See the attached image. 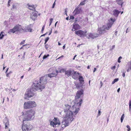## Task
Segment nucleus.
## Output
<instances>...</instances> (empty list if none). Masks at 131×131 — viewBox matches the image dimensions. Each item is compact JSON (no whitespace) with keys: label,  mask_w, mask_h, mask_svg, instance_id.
Segmentation results:
<instances>
[{"label":"nucleus","mask_w":131,"mask_h":131,"mask_svg":"<svg viewBox=\"0 0 131 131\" xmlns=\"http://www.w3.org/2000/svg\"><path fill=\"white\" fill-rule=\"evenodd\" d=\"M58 72L57 70H56V73H51L46 75L40 78L39 80H35L33 82L34 86H35L37 89L39 90V92L42 91L45 87V85L47 84V80L48 77L51 78L56 76Z\"/></svg>","instance_id":"obj_1"},{"label":"nucleus","mask_w":131,"mask_h":131,"mask_svg":"<svg viewBox=\"0 0 131 131\" xmlns=\"http://www.w3.org/2000/svg\"><path fill=\"white\" fill-rule=\"evenodd\" d=\"M74 104L71 107L67 104H66L64 107V112L66 114L65 116L68 115V116L73 117V115L77 114L80 110V106L74 103Z\"/></svg>","instance_id":"obj_2"},{"label":"nucleus","mask_w":131,"mask_h":131,"mask_svg":"<svg viewBox=\"0 0 131 131\" xmlns=\"http://www.w3.org/2000/svg\"><path fill=\"white\" fill-rule=\"evenodd\" d=\"M110 20L111 21V22H110L108 24H107L106 26L103 25L102 27L98 28V31L100 34H104L106 32V29L107 30L109 29L116 19L111 18H110Z\"/></svg>","instance_id":"obj_3"},{"label":"nucleus","mask_w":131,"mask_h":131,"mask_svg":"<svg viewBox=\"0 0 131 131\" xmlns=\"http://www.w3.org/2000/svg\"><path fill=\"white\" fill-rule=\"evenodd\" d=\"M35 113V111L32 110H30L27 111L26 114L23 116V121L33 119L34 118V115Z\"/></svg>","instance_id":"obj_4"},{"label":"nucleus","mask_w":131,"mask_h":131,"mask_svg":"<svg viewBox=\"0 0 131 131\" xmlns=\"http://www.w3.org/2000/svg\"><path fill=\"white\" fill-rule=\"evenodd\" d=\"M84 90V89H81L78 91L77 92L76 95L75 96L74 103H76L77 104L79 105L80 106H81L82 101L80 97L82 96H83Z\"/></svg>","instance_id":"obj_5"},{"label":"nucleus","mask_w":131,"mask_h":131,"mask_svg":"<svg viewBox=\"0 0 131 131\" xmlns=\"http://www.w3.org/2000/svg\"><path fill=\"white\" fill-rule=\"evenodd\" d=\"M33 84L30 90H27L25 94V99H27L33 96L34 95V92L36 91H39V90L37 89L35 86H34Z\"/></svg>","instance_id":"obj_6"},{"label":"nucleus","mask_w":131,"mask_h":131,"mask_svg":"<svg viewBox=\"0 0 131 131\" xmlns=\"http://www.w3.org/2000/svg\"><path fill=\"white\" fill-rule=\"evenodd\" d=\"M68 115L65 116V117L61 123V127L63 128L69 125V123H71L73 120V117L68 116Z\"/></svg>","instance_id":"obj_7"},{"label":"nucleus","mask_w":131,"mask_h":131,"mask_svg":"<svg viewBox=\"0 0 131 131\" xmlns=\"http://www.w3.org/2000/svg\"><path fill=\"white\" fill-rule=\"evenodd\" d=\"M36 105L34 101H28L24 104V108L25 109H29L36 107Z\"/></svg>","instance_id":"obj_8"},{"label":"nucleus","mask_w":131,"mask_h":131,"mask_svg":"<svg viewBox=\"0 0 131 131\" xmlns=\"http://www.w3.org/2000/svg\"><path fill=\"white\" fill-rule=\"evenodd\" d=\"M22 30H24V29L22 28L21 26L17 25L15 26L13 28L10 29L8 31V33L12 32L16 34V32L21 31Z\"/></svg>","instance_id":"obj_9"},{"label":"nucleus","mask_w":131,"mask_h":131,"mask_svg":"<svg viewBox=\"0 0 131 131\" xmlns=\"http://www.w3.org/2000/svg\"><path fill=\"white\" fill-rule=\"evenodd\" d=\"M53 121H51L50 122V124L53 127H57L60 124V123L57 118L54 117L53 119Z\"/></svg>","instance_id":"obj_10"},{"label":"nucleus","mask_w":131,"mask_h":131,"mask_svg":"<svg viewBox=\"0 0 131 131\" xmlns=\"http://www.w3.org/2000/svg\"><path fill=\"white\" fill-rule=\"evenodd\" d=\"M74 86L75 87V88L77 89H85V86L82 83L77 82L76 81L74 82Z\"/></svg>","instance_id":"obj_11"},{"label":"nucleus","mask_w":131,"mask_h":131,"mask_svg":"<svg viewBox=\"0 0 131 131\" xmlns=\"http://www.w3.org/2000/svg\"><path fill=\"white\" fill-rule=\"evenodd\" d=\"M31 126L29 123L24 124V123L22 126V129L23 131H29L31 130Z\"/></svg>","instance_id":"obj_12"},{"label":"nucleus","mask_w":131,"mask_h":131,"mask_svg":"<svg viewBox=\"0 0 131 131\" xmlns=\"http://www.w3.org/2000/svg\"><path fill=\"white\" fill-rule=\"evenodd\" d=\"M75 34L80 37L84 36L85 35L86 31L84 32L81 30H79L75 32Z\"/></svg>","instance_id":"obj_13"},{"label":"nucleus","mask_w":131,"mask_h":131,"mask_svg":"<svg viewBox=\"0 0 131 131\" xmlns=\"http://www.w3.org/2000/svg\"><path fill=\"white\" fill-rule=\"evenodd\" d=\"M3 123L4 124L5 126V128L7 129L8 128V126H9V121L7 117H6L4 119L3 121Z\"/></svg>","instance_id":"obj_14"},{"label":"nucleus","mask_w":131,"mask_h":131,"mask_svg":"<svg viewBox=\"0 0 131 131\" xmlns=\"http://www.w3.org/2000/svg\"><path fill=\"white\" fill-rule=\"evenodd\" d=\"M99 34L96 33H92L89 34L88 35V37H87V38H91L92 39H94L96 38V37H98Z\"/></svg>","instance_id":"obj_15"},{"label":"nucleus","mask_w":131,"mask_h":131,"mask_svg":"<svg viewBox=\"0 0 131 131\" xmlns=\"http://www.w3.org/2000/svg\"><path fill=\"white\" fill-rule=\"evenodd\" d=\"M82 10L81 8H76L73 12L75 15L81 14L82 12Z\"/></svg>","instance_id":"obj_16"},{"label":"nucleus","mask_w":131,"mask_h":131,"mask_svg":"<svg viewBox=\"0 0 131 131\" xmlns=\"http://www.w3.org/2000/svg\"><path fill=\"white\" fill-rule=\"evenodd\" d=\"M113 15L115 17H117L120 12V11L116 9L114 10L113 12Z\"/></svg>","instance_id":"obj_17"},{"label":"nucleus","mask_w":131,"mask_h":131,"mask_svg":"<svg viewBox=\"0 0 131 131\" xmlns=\"http://www.w3.org/2000/svg\"><path fill=\"white\" fill-rule=\"evenodd\" d=\"M79 74L78 73L76 72H75L72 76V77L73 79L75 80H76L79 78Z\"/></svg>","instance_id":"obj_18"},{"label":"nucleus","mask_w":131,"mask_h":131,"mask_svg":"<svg viewBox=\"0 0 131 131\" xmlns=\"http://www.w3.org/2000/svg\"><path fill=\"white\" fill-rule=\"evenodd\" d=\"M23 31H25L26 32L32 31V29L30 28L29 26L26 27L24 29Z\"/></svg>","instance_id":"obj_19"},{"label":"nucleus","mask_w":131,"mask_h":131,"mask_svg":"<svg viewBox=\"0 0 131 131\" xmlns=\"http://www.w3.org/2000/svg\"><path fill=\"white\" fill-rule=\"evenodd\" d=\"M80 26L79 25L77 24L74 23L73 24V28L75 29V30H76L80 28Z\"/></svg>","instance_id":"obj_20"},{"label":"nucleus","mask_w":131,"mask_h":131,"mask_svg":"<svg viewBox=\"0 0 131 131\" xmlns=\"http://www.w3.org/2000/svg\"><path fill=\"white\" fill-rule=\"evenodd\" d=\"M117 4L119 5H121V7H122L124 3V2H123V0H117L116 1Z\"/></svg>","instance_id":"obj_21"},{"label":"nucleus","mask_w":131,"mask_h":131,"mask_svg":"<svg viewBox=\"0 0 131 131\" xmlns=\"http://www.w3.org/2000/svg\"><path fill=\"white\" fill-rule=\"evenodd\" d=\"M27 5L28 6V8L32 10H35V7L34 5H30L28 4Z\"/></svg>","instance_id":"obj_22"},{"label":"nucleus","mask_w":131,"mask_h":131,"mask_svg":"<svg viewBox=\"0 0 131 131\" xmlns=\"http://www.w3.org/2000/svg\"><path fill=\"white\" fill-rule=\"evenodd\" d=\"M65 74L68 77H69L71 75L72 73V72L71 70H68L66 71Z\"/></svg>","instance_id":"obj_23"},{"label":"nucleus","mask_w":131,"mask_h":131,"mask_svg":"<svg viewBox=\"0 0 131 131\" xmlns=\"http://www.w3.org/2000/svg\"><path fill=\"white\" fill-rule=\"evenodd\" d=\"M78 79L79 80V81L80 82L79 83H80L82 84L83 85L84 83V80H83V78L82 76H79V78Z\"/></svg>","instance_id":"obj_24"},{"label":"nucleus","mask_w":131,"mask_h":131,"mask_svg":"<svg viewBox=\"0 0 131 131\" xmlns=\"http://www.w3.org/2000/svg\"><path fill=\"white\" fill-rule=\"evenodd\" d=\"M18 3L14 4L13 5L12 8L11 9L12 10H14L15 9H16L17 6L18 5Z\"/></svg>","instance_id":"obj_25"},{"label":"nucleus","mask_w":131,"mask_h":131,"mask_svg":"<svg viewBox=\"0 0 131 131\" xmlns=\"http://www.w3.org/2000/svg\"><path fill=\"white\" fill-rule=\"evenodd\" d=\"M4 33L2 31L1 32L0 34V39H2L4 36Z\"/></svg>","instance_id":"obj_26"},{"label":"nucleus","mask_w":131,"mask_h":131,"mask_svg":"<svg viewBox=\"0 0 131 131\" xmlns=\"http://www.w3.org/2000/svg\"><path fill=\"white\" fill-rule=\"evenodd\" d=\"M88 1V0H84L83 1L81 2L79 5H84L86 2Z\"/></svg>","instance_id":"obj_27"},{"label":"nucleus","mask_w":131,"mask_h":131,"mask_svg":"<svg viewBox=\"0 0 131 131\" xmlns=\"http://www.w3.org/2000/svg\"><path fill=\"white\" fill-rule=\"evenodd\" d=\"M119 80V79L118 78H116L113 81L112 83V84H113L115 82H117Z\"/></svg>","instance_id":"obj_28"},{"label":"nucleus","mask_w":131,"mask_h":131,"mask_svg":"<svg viewBox=\"0 0 131 131\" xmlns=\"http://www.w3.org/2000/svg\"><path fill=\"white\" fill-rule=\"evenodd\" d=\"M130 70L131 71V64L130 63L129 64L128 68L127 71V72H128L130 71Z\"/></svg>","instance_id":"obj_29"},{"label":"nucleus","mask_w":131,"mask_h":131,"mask_svg":"<svg viewBox=\"0 0 131 131\" xmlns=\"http://www.w3.org/2000/svg\"><path fill=\"white\" fill-rule=\"evenodd\" d=\"M124 117H125V116H124V114H123L121 117V123H122L123 121V120L124 119Z\"/></svg>","instance_id":"obj_30"},{"label":"nucleus","mask_w":131,"mask_h":131,"mask_svg":"<svg viewBox=\"0 0 131 131\" xmlns=\"http://www.w3.org/2000/svg\"><path fill=\"white\" fill-rule=\"evenodd\" d=\"M30 18H31L32 20H35L37 18L36 17L33 16L32 15L30 16Z\"/></svg>","instance_id":"obj_31"},{"label":"nucleus","mask_w":131,"mask_h":131,"mask_svg":"<svg viewBox=\"0 0 131 131\" xmlns=\"http://www.w3.org/2000/svg\"><path fill=\"white\" fill-rule=\"evenodd\" d=\"M65 70L64 69H62L59 71V72L60 73H61L62 72H65Z\"/></svg>","instance_id":"obj_32"},{"label":"nucleus","mask_w":131,"mask_h":131,"mask_svg":"<svg viewBox=\"0 0 131 131\" xmlns=\"http://www.w3.org/2000/svg\"><path fill=\"white\" fill-rule=\"evenodd\" d=\"M49 37H47L46 39L45 40V44L47 42V41H48V40H49Z\"/></svg>","instance_id":"obj_33"},{"label":"nucleus","mask_w":131,"mask_h":131,"mask_svg":"<svg viewBox=\"0 0 131 131\" xmlns=\"http://www.w3.org/2000/svg\"><path fill=\"white\" fill-rule=\"evenodd\" d=\"M49 54H48L47 55H45L43 57V59H45L49 57Z\"/></svg>","instance_id":"obj_34"},{"label":"nucleus","mask_w":131,"mask_h":131,"mask_svg":"<svg viewBox=\"0 0 131 131\" xmlns=\"http://www.w3.org/2000/svg\"><path fill=\"white\" fill-rule=\"evenodd\" d=\"M12 73V71H10L9 73H7L6 74V76L7 77H8L9 75Z\"/></svg>","instance_id":"obj_35"},{"label":"nucleus","mask_w":131,"mask_h":131,"mask_svg":"<svg viewBox=\"0 0 131 131\" xmlns=\"http://www.w3.org/2000/svg\"><path fill=\"white\" fill-rule=\"evenodd\" d=\"M53 20V18H51L50 19L49 26H50L51 25Z\"/></svg>","instance_id":"obj_36"},{"label":"nucleus","mask_w":131,"mask_h":131,"mask_svg":"<svg viewBox=\"0 0 131 131\" xmlns=\"http://www.w3.org/2000/svg\"><path fill=\"white\" fill-rule=\"evenodd\" d=\"M122 58L121 57V56H120L118 58V62L119 63H120L121 62V61H120V60L121 59H122Z\"/></svg>","instance_id":"obj_37"},{"label":"nucleus","mask_w":131,"mask_h":131,"mask_svg":"<svg viewBox=\"0 0 131 131\" xmlns=\"http://www.w3.org/2000/svg\"><path fill=\"white\" fill-rule=\"evenodd\" d=\"M45 25H44L42 28V29H41V32L42 33H43V31L44 30V28H45Z\"/></svg>","instance_id":"obj_38"},{"label":"nucleus","mask_w":131,"mask_h":131,"mask_svg":"<svg viewBox=\"0 0 131 131\" xmlns=\"http://www.w3.org/2000/svg\"><path fill=\"white\" fill-rule=\"evenodd\" d=\"M32 15L33 16L36 17H37V13L36 12L34 13L33 15Z\"/></svg>","instance_id":"obj_39"},{"label":"nucleus","mask_w":131,"mask_h":131,"mask_svg":"<svg viewBox=\"0 0 131 131\" xmlns=\"http://www.w3.org/2000/svg\"><path fill=\"white\" fill-rule=\"evenodd\" d=\"M129 108L130 109V110L131 106V100H130L129 101Z\"/></svg>","instance_id":"obj_40"},{"label":"nucleus","mask_w":131,"mask_h":131,"mask_svg":"<svg viewBox=\"0 0 131 131\" xmlns=\"http://www.w3.org/2000/svg\"><path fill=\"white\" fill-rule=\"evenodd\" d=\"M115 47V45H114L112 47V48H110V50L111 51L113 49H114Z\"/></svg>","instance_id":"obj_41"},{"label":"nucleus","mask_w":131,"mask_h":131,"mask_svg":"<svg viewBox=\"0 0 131 131\" xmlns=\"http://www.w3.org/2000/svg\"><path fill=\"white\" fill-rule=\"evenodd\" d=\"M101 112L100 110H99L98 114L97 115L98 116H99L101 115Z\"/></svg>","instance_id":"obj_42"},{"label":"nucleus","mask_w":131,"mask_h":131,"mask_svg":"<svg viewBox=\"0 0 131 131\" xmlns=\"http://www.w3.org/2000/svg\"><path fill=\"white\" fill-rule=\"evenodd\" d=\"M55 1H56V0L53 3V4L52 6V8H54V7L55 5Z\"/></svg>","instance_id":"obj_43"},{"label":"nucleus","mask_w":131,"mask_h":131,"mask_svg":"<svg viewBox=\"0 0 131 131\" xmlns=\"http://www.w3.org/2000/svg\"><path fill=\"white\" fill-rule=\"evenodd\" d=\"M70 19H73L74 18V17L73 16H71L70 17Z\"/></svg>","instance_id":"obj_44"},{"label":"nucleus","mask_w":131,"mask_h":131,"mask_svg":"<svg viewBox=\"0 0 131 131\" xmlns=\"http://www.w3.org/2000/svg\"><path fill=\"white\" fill-rule=\"evenodd\" d=\"M25 41V40H23V41H22L20 43V45H21L24 44Z\"/></svg>","instance_id":"obj_45"},{"label":"nucleus","mask_w":131,"mask_h":131,"mask_svg":"<svg viewBox=\"0 0 131 131\" xmlns=\"http://www.w3.org/2000/svg\"><path fill=\"white\" fill-rule=\"evenodd\" d=\"M45 47L46 49L47 50L48 49V45L47 44H46L45 45Z\"/></svg>","instance_id":"obj_46"},{"label":"nucleus","mask_w":131,"mask_h":131,"mask_svg":"<svg viewBox=\"0 0 131 131\" xmlns=\"http://www.w3.org/2000/svg\"><path fill=\"white\" fill-rule=\"evenodd\" d=\"M47 34V32H46V33L45 34H43V35H42L40 37H42V36H45V35H46V34Z\"/></svg>","instance_id":"obj_47"},{"label":"nucleus","mask_w":131,"mask_h":131,"mask_svg":"<svg viewBox=\"0 0 131 131\" xmlns=\"http://www.w3.org/2000/svg\"><path fill=\"white\" fill-rule=\"evenodd\" d=\"M100 84L101 85L100 88H101L103 85V83L102 81H101L100 83Z\"/></svg>","instance_id":"obj_48"},{"label":"nucleus","mask_w":131,"mask_h":131,"mask_svg":"<svg viewBox=\"0 0 131 131\" xmlns=\"http://www.w3.org/2000/svg\"><path fill=\"white\" fill-rule=\"evenodd\" d=\"M129 32V31L128 30V28H127L126 30V33L128 32Z\"/></svg>","instance_id":"obj_49"},{"label":"nucleus","mask_w":131,"mask_h":131,"mask_svg":"<svg viewBox=\"0 0 131 131\" xmlns=\"http://www.w3.org/2000/svg\"><path fill=\"white\" fill-rule=\"evenodd\" d=\"M115 66H113L111 68V69L113 70V69H115Z\"/></svg>","instance_id":"obj_50"},{"label":"nucleus","mask_w":131,"mask_h":131,"mask_svg":"<svg viewBox=\"0 0 131 131\" xmlns=\"http://www.w3.org/2000/svg\"><path fill=\"white\" fill-rule=\"evenodd\" d=\"M67 8H66V9H65V14H66V15H67Z\"/></svg>","instance_id":"obj_51"},{"label":"nucleus","mask_w":131,"mask_h":131,"mask_svg":"<svg viewBox=\"0 0 131 131\" xmlns=\"http://www.w3.org/2000/svg\"><path fill=\"white\" fill-rule=\"evenodd\" d=\"M122 76L123 77H124L125 76V73L124 72L123 73Z\"/></svg>","instance_id":"obj_52"},{"label":"nucleus","mask_w":131,"mask_h":131,"mask_svg":"<svg viewBox=\"0 0 131 131\" xmlns=\"http://www.w3.org/2000/svg\"><path fill=\"white\" fill-rule=\"evenodd\" d=\"M77 21V18H75V22L74 23H76V22Z\"/></svg>","instance_id":"obj_53"},{"label":"nucleus","mask_w":131,"mask_h":131,"mask_svg":"<svg viewBox=\"0 0 131 131\" xmlns=\"http://www.w3.org/2000/svg\"><path fill=\"white\" fill-rule=\"evenodd\" d=\"M26 45H23V46L21 47L20 48V49H22L23 48V47H24Z\"/></svg>","instance_id":"obj_54"},{"label":"nucleus","mask_w":131,"mask_h":131,"mask_svg":"<svg viewBox=\"0 0 131 131\" xmlns=\"http://www.w3.org/2000/svg\"><path fill=\"white\" fill-rule=\"evenodd\" d=\"M120 90V88H119L117 90V92H119Z\"/></svg>","instance_id":"obj_55"},{"label":"nucleus","mask_w":131,"mask_h":131,"mask_svg":"<svg viewBox=\"0 0 131 131\" xmlns=\"http://www.w3.org/2000/svg\"><path fill=\"white\" fill-rule=\"evenodd\" d=\"M52 29H51V30L50 31V32L49 34V35H50L51 34V33L52 32Z\"/></svg>","instance_id":"obj_56"},{"label":"nucleus","mask_w":131,"mask_h":131,"mask_svg":"<svg viewBox=\"0 0 131 131\" xmlns=\"http://www.w3.org/2000/svg\"><path fill=\"white\" fill-rule=\"evenodd\" d=\"M126 127H127L128 128V129L129 128H130V127L128 125H127L126 126Z\"/></svg>","instance_id":"obj_57"},{"label":"nucleus","mask_w":131,"mask_h":131,"mask_svg":"<svg viewBox=\"0 0 131 131\" xmlns=\"http://www.w3.org/2000/svg\"><path fill=\"white\" fill-rule=\"evenodd\" d=\"M8 69H9V68H7V70H6V72H5V73H7V71H8Z\"/></svg>","instance_id":"obj_58"},{"label":"nucleus","mask_w":131,"mask_h":131,"mask_svg":"<svg viewBox=\"0 0 131 131\" xmlns=\"http://www.w3.org/2000/svg\"><path fill=\"white\" fill-rule=\"evenodd\" d=\"M96 70V69L95 68H94V70L93 71V72H94Z\"/></svg>","instance_id":"obj_59"},{"label":"nucleus","mask_w":131,"mask_h":131,"mask_svg":"<svg viewBox=\"0 0 131 131\" xmlns=\"http://www.w3.org/2000/svg\"><path fill=\"white\" fill-rule=\"evenodd\" d=\"M65 48V45H64L63 47V49H64Z\"/></svg>","instance_id":"obj_60"},{"label":"nucleus","mask_w":131,"mask_h":131,"mask_svg":"<svg viewBox=\"0 0 131 131\" xmlns=\"http://www.w3.org/2000/svg\"><path fill=\"white\" fill-rule=\"evenodd\" d=\"M58 23V21H57L56 22V23H55V25H54V26H55V27H56V24H57V23Z\"/></svg>","instance_id":"obj_61"},{"label":"nucleus","mask_w":131,"mask_h":131,"mask_svg":"<svg viewBox=\"0 0 131 131\" xmlns=\"http://www.w3.org/2000/svg\"><path fill=\"white\" fill-rule=\"evenodd\" d=\"M1 59H3V54H2V57H1Z\"/></svg>","instance_id":"obj_62"},{"label":"nucleus","mask_w":131,"mask_h":131,"mask_svg":"<svg viewBox=\"0 0 131 131\" xmlns=\"http://www.w3.org/2000/svg\"><path fill=\"white\" fill-rule=\"evenodd\" d=\"M66 19L67 20H68L69 19V17H66Z\"/></svg>","instance_id":"obj_63"},{"label":"nucleus","mask_w":131,"mask_h":131,"mask_svg":"<svg viewBox=\"0 0 131 131\" xmlns=\"http://www.w3.org/2000/svg\"><path fill=\"white\" fill-rule=\"evenodd\" d=\"M130 130V128L128 129L127 130V131H129Z\"/></svg>","instance_id":"obj_64"}]
</instances>
